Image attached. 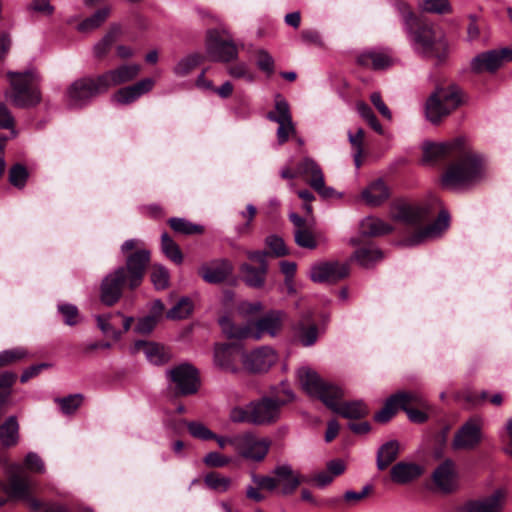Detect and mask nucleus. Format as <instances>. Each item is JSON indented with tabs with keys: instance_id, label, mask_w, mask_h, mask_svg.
<instances>
[{
	"instance_id": "nucleus-2",
	"label": "nucleus",
	"mask_w": 512,
	"mask_h": 512,
	"mask_svg": "<svg viewBox=\"0 0 512 512\" xmlns=\"http://www.w3.org/2000/svg\"><path fill=\"white\" fill-rule=\"evenodd\" d=\"M395 7L402 17L413 51L423 58L444 60L448 54V43L443 32L433 25L420 22L408 4L397 2Z\"/></svg>"
},
{
	"instance_id": "nucleus-23",
	"label": "nucleus",
	"mask_w": 512,
	"mask_h": 512,
	"mask_svg": "<svg viewBox=\"0 0 512 512\" xmlns=\"http://www.w3.org/2000/svg\"><path fill=\"white\" fill-rule=\"evenodd\" d=\"M273 474L277 479V485L281 487L280 493L282 495H290L301 483L310 481L309 476L299 474L288 464L275 467Z\"/></svg>"
},
{
	"instance_id": "nucleus-24",
	"label": "nucleus",
	"mask_w": 512,
	"mask_h": 512,
	"mask_svg": "<svg viewBox=\"0 0 512 512\" xmlns=\"http://www.w3.org/2000/svg\"><path fill=\"white\" fill-rule=\"evenodd\" d=\"M232 271L233 265L226 259L213 260L202 264L198 269L199 275L209 284L224 282L231 275Z\"/></svg>"
},
{
	"instance_id": "nucleus-58",
	"label": "nucleus",
	"mask_w": 512,
	"mask_h": 512,
	"mask_svg": "<svg viewBox=\"0 0 512 512\" xmlns=\"http://www.w3.org/2000/svg\"><path fill=\"white\" fill-rule=\"evenodd\" d=\"M294 238L296 244L300 247L314 249L317 246L315 237L309 227L301 230H295Z\"/></svg>"
},
{
	"instance_id": "nucleus-53",
	"label": "nucleus",
	"mask_w": 512,
	"mask_h": 512,
	"mask_svg": "<svg viewBox=\"0 0 512 512\" xmlns=\"http://www.w3.org/2000/svg\"><path fill=\"white\" fill-rule=\"evenodd\" d=\"M229 419L233 423H250L252 424V408L251 402L245 407L235 406L229 413Z\"/></svg>"
},
{
	"instance_id": "nucleus-18",
	"label": "nucleus",
	"mask_w": 512,
	"mask_h": 512,
	"mask_svg": "<svg viewBox=\"0 0 512 512\" xmlns=\"http://www.w3.org/2000/svg\"><path fill=\"white\" fill-rule=\"evenodd\" d=\"M285 400H275L271 397H263L257 401H251L252 424L269 425L280 418L281 407Z\"/></svg>"
},
{
	"instance_id": "nucleus-8",
	"label": "nucleus",
	"mask_w": 512,
	"mask_h": 512,
	"mask_svg": "<svg viewBox=\"0 0 512 512\" xmlns=\"http://www.w3.org/2000/svg\"><path fill=\"white\" fill-rule=\"evenodd\" d=\"M460 104L461 98L456 88H439L428 98L426 102V118L430 122L437 124Z\"/></svg>"
},
{
	"instance_id": "nucleus-5",
	"label": "nucleus",
	"mask_w": 512,
	"mask_h": 512,
	"mask_svg": "<svg viewBox=\"0 0 512 512\" xmlns=\"http://www.w3.org/2000/svg\"><path fill=\"white\" fill-rule=\"evenodd\" d=\"M443 173L442 185L449 189H467L480 183L486 177V166L481 155L473 152L456 155Z\"/></svg>"
},
{
	"instance_id": "nucleus-14",
	"label": "nucleus",
	"mask_w": 512,
	"mask_h": 512,
	"mask_svg": "<svg viewBox=\"0 0 512 512\" xmlns=\"http://www.w3.org/2000/svg\"><path fill=\"white\" fill-rule=\"evenodd\" d=\"M105 92L97 78H80L74 81L66 91V103L71 108H81L96 95Z\"/></svg>"
},
{
	"instance_id": "nucleus-16",
	"label": "nucleus",
	"mask_w": 512,
	"mask_h": 512,
	"mask_svg": "<svg viewBox=\"0 0 512 512\" xmlns=\"http://www.w3.org/2000/svg\"><path fill=\"white\" fill-rule=\"evenodd\" d=\"M207 54L213 61L228 62L237 57L238 51L228 35L210 30L207 35Z\"/></svg>"
},
{
	"instance_id": "nucleus-30",
	"label": "nucleus",
	"mask_w": 512,
	"mask_h": 512,
	"mask_svg": "<svg viewBox=\"0 0 512 512\" xmlns=\"http://www.w3.org/2000/svg\"><path fill=\"white\" fill-rule=\"evenodd\" d=\"M312 315V312L304 314L300 321L293 327L295 337L305 347L314 345L319 335L317 325L311 321Z\"/></svg>"
},
{
	"instance_id": "nucleus-46",
	"label": "nucleus",
	"mask_w": 512,
	"mask_h": 512,
	"mask_svg": "<svg viewBox=\"0 0 512 512\" xmlns=\"http://www.w3.org/2000/svg\"><path fill=\"white\" fill-rule=\"evenodd\" d=\"M359 62L362 65H371L374 69H384L391 65V59L389 56L383 53L368 52L364 53L359 57Z\"/></svg>"
},
{
	"instance_id": "nucleus-63",
	"label": "nucleus",
	"mask_w": 512,
	"mask_h": 512,
	"mask_svg": "<svg viewBox=\"0 0 512 512\" xmlns=\"http://www.w3.org/2000/svg\"><path fill=\"white\" fill-rule=\"evenodd\" d=\"M111 316V314L98 315L96 317L97 325L105 335H111L114 339L118 340L121 337V332L110 324Z\"/></svg>"
},
{
	"instance_id": "nucleus-43",
	"label": "nucleus",
	"mask_w": 512,
	"mask_h": 512,
	"mask_svg": "<svg viewBox=\"0 0 512 512\" xmlns=\"http://www.w3.org/2000/svg\"><path fill=\"white\" fill-rule=\"evenodd\" d=\"M110 9L105 7L97 10L92 16L83 20L77 27L80 32H89L100 27L108 18Z\"/></svg>"
},
{
	"instance_id": "nucleus-64",
	"label": "nucleus",
	"mask_w": 512,
	"mask_h": 512,
	"mask_svg": "<svg viewBox=\"0 0 512 512\" xmlns=\"http://www.w3.org/2000/svg\"><path fill=\"white\" fill-rule=\"evenodd\" d=\"M158 321V319H156L154 316H151L150 314L139 318L135 325L134 331L138 334L147 335L154 330Z\"/></svg>"
},
{
	"instance_id": "nucleus-47",
	"label": "nucleus",
	"mask_w": 512,
	"mask_h": 512,
	"mask_svg": "<svg viewBox=\"0 0 512 512\" xmlns=\"http://www.w3.org/2000/svg\"><path fill=\"white\" fill-rule=\"evenodd\" d=\"M193 302L188 297L181 298L166 314L172 320L187 318L193 311Z\"/></svg>"
},
{
	"instance_id": "nucleus-51",
	"label": "nucleus",
	"mask_w": 512,
	"mask_h": 512,
	"mask_svg": "<svg viewBox=\"0 0 512 512\" xmlns=\"http://www.w3.org/2000/svg\"><path fill=\"white\" fill-rule=\"evenodd\" d=\"M348 139L351 143L352 147L355 149L354 153V162L355 166L359 168L361 166V156L363 152V140H364V131L359 128L355 133L349 132Z\"/></svg>"
},
{
	"instance_id": "nucleus-32",
	"label": "nucleus",
	"mask_w": 512,
	"mask_h": 512,
	"mask_svg": "<svg viewBox=\"0 0 512 512\" xmlns=\"http://www.w3.org/2000/svg\"><path fill=\"white\" fill-rule=\"evenodd\" d=\"M423 474V467L412 462H398L390 471L391 479L397 484L409 483Z\"/></svg>"
},
{
	"instance_id": "nucleus-39",
	"label": "nucleus",
	"mask_w": 512,
	"mask_h": 512,
	"mask_svg": "<svg viewBox=\"0 0 512 512\" xmlns=\"http://www.w3.org/2000/svg\"><path fill=\"white\" fill-rule=\"evenodd\" d=\"M19 424L15 416L8 417L0 425V442L4 446H13L18 441Z\"/></svg>"
},
{
	"instance_id": "nucleus-50",
	"label": "nucleus",
	"mask_w": 512,
	"mask_h": 512,
	"mask_svg": "<svg viewBox=\"0 0 512 512\" xmlns=\"http://www.w3.org/2000/svg\"><path fill=\"white\" fill-rule=\"evenodd\" d=\"M28 176L27 168L20 163L13 165L9 170V182L19 189L25 186Z\"/></svg>"
},
{
	"instance_id": "nucleus-10",
	"label": "nucleus",
	"mask_w": 512,
	"mask_h": 512,
	"mask_svg": "<svg viewBox=\"0 0 512 512\" xmlns=\"http://www.w3.org/2000/svg\"><path fill=\"white\" fill-rule=\"evenodd\" d=\"M484 419L481 416H472L467 419L456 431L452 446L456 450H474L484 439Z\"/></svg>"
},
{
	"instance_id": "nucleus-38",
	"label": "nucleus",
	"mask_w": 512,
	"mask_h": 512,
	"mask_svg": "<svg viewBox=\"0 0 512 512\" xmlns=\"http://www.w3.org/2000/svg\"><path fill=\"white\" fill-rule=\"evenodd\" d=\"M400 444L396 440L384 443L377 452V467L379 470L386 469L394 462L399 454Z\"/></svg>"
},
{
	"instance_id": "nucleus-40",
	"label": "nucleus",
	"mask_w": 512,
	"mask_h": 512,
	"mask_svg": "<svg viewBox=\"0 0 512 512\" xmlns=\"http://www.w3.org/2000/svg\"><path fill=\"white\" fill-rule=\"evenodd\" d=\"M203 480L207 488L217 493H225L233 486L232 478L219 472H209L204 476Z\"/></svg>"
},
{
	"instance_id": "nucleus-7",
	"label": "nucleus",
	"mask_w": 512,
	"mask_h": 512,
	"mask_svg": "<svg viewBox=\"0 0 512 512\" xmlns=\"http://www.w3.org/2000/svg\"><path fill=\"white\" fill-rule=\"evenodd\" d=\"M35 482L20 465H12L9 470L8 483L0 481V506L7 497L27 503L31 510L38 511L41 502L32 496L35 489Z\"/></svg>"
},
{
	"instance_id": "nucleus-3",
	"label": "nucleus",
	"mask_w": 512,
	"mask_h": 512,
	"mask_svg": "<svg viewBox=\"0 0 512 512\" xmlns=\"http://www.w3.org/2000/svg\"><path fill=\"white\" fill-rule=\"evenodd\" d=\"M297 378L302 389L309 396L321 400L328 408L341 416L358 419L368 414V408L362 401L341 403L344 396L343 389L324 381L313 369L306 366L299 368Z\"/></svg>"
},
{
	"instance_id": "nucleus-54",
	"label": "nucleus",
	"mask_w": 512,
	"mask_h": 512,
	"mask_svg": "<svg viewBox=\"0 0 512 512\" xmlns=\"http://www.w3.org/2000/svg\"><path fill=\"white\" fill-rule=\"evenodd\" d=\"M82 401L83 396L81 394H74L64 398L56 399V402L59 404L61 411L64 414L74 413L80 407Z\"/></svg>"
},
{
	"instance_id": "nucleus-52",
	"label": "nucleus",
	"mask_w": 512,
	"mask_h": 512,
	"mask_svg": "<svg viewBox=\"0 0 512 512\" xmlns=\"http://www.w3.org/2000/svg\"><path fill=\"white\" fill-rule=\"evenodd\" d=\"M357 111L359 115L367 121V123L371 126L373 130H375L379 134H383V129L379 121L377 120L375 114L372 109L364 102H359L356 105Z\"/></svg>"
},
{
	"instance_id": "nucleus-34",
	"label": "nucleus",
	"mask_w": 512,
	"mask_h": 512,
	"mask_svg": "<svg viewBox=\"0 0 512 512\" xmlns=\"http://www.w3.org/2000/svg\"><path fill=\"white\" fill-rule=\"evenodd\" d=\"M132 350L134 353L143 352L146 359L152 364H162L166 359L163 347L154 342L136 341Z\"/></svg>"
},
{
	"instance_id": "nucleus-13",
	"label": "nucleus",
	"mask_w": 512,
	"mask_h": 512,
	"mask_svg": "<svg viewBox=\"0 0 512 512\" xmlns=\"http://www.w3.org/2000/svg\"><path fill=\"white\" fill-rule=\"evenodd\" d=\"M267 119L278 124L276 131L278 144H284L291 135L296 134L289 103L281 94L275 95L274 109L268 112Z\"/></svg>"
},
{
	"instance_id": "nucleus-17",
	"label": "nucleus",
	"mask_w": 512,
	"mask_h": 512,
	"mask_svg": "<svg viewBox=\"0 0 512 512\" xmlns=\"http://www.w3.org/2000/svg\"><path fill=\"white\" fill-rule=\"evenodd\" d=\"M246 255L249 260L256 262L258 267H254L248 263H243L240 266L243 281L249 287L261 288L265 283L268 270V264L266 262L268 253L266 251H247Z\"/></svg>"
},
{
	"instance_id": "nucleus-12",
	"label": "nucleus",
	"mask_w": 512,
	"mask_h": 512,
	"mask_svg": "<svg viewBox=\"0 0 512 512\" xmlns=\"http://www.w3.org/2000/svg\"><path fill=\"white\" fill-rule=\"evenodd\" d=\"M281 177L284 179H293L299 175H309V185L322 197L329 198L333 195L334 189L325 186L324 175L320 166L309 157L304 158L298 165L297 172H293L289 167L282 168Z\"/></svg>"
},
{
	"instance_id": "nucleus-36",
	"label": "nucleus",
	"mask_w": 512,
	"mask_h": 512,
	"mask_svg": "<svg viewBox=\"0 0 512 512\" xmlns=\"http://www.w3.org/2000/svg\"><path fill=\"white\" fill-rule=\"evenodd\" d=\"M407 399H409L408 396H405L402 392L390 396L386 400L383 408L375 414V421L379 423H386L390 421L396 414L397 410L401 408V404H404Z\"/></svg>"
},
{
	"instance_id": "nucleus-55",
	"label": "nucleus",
	"mask_w": 512,
	"mask_h": 512,
	"mask_svg": "<svg viewBox=\"0 0 512 512\" xmlns=\"http://www.w3.org/2000/svg\"><path fill=\"white\" fill-rule=\"evenodd\" d=\"M28 355L24 348L18 347L0 352V367L18 362Z\"/></svg>"
},
{
	"instance_id": "nucleus-42",
	"label": "nucleus",
	"mask_w": 512,
	"mask_h": 512,
	"mask_svg": "<svg viewBox=\"0 0 512 512\" xmlns=\"http://www.w3.org/2000/svg\"><path fill=\"white\" fill-rule=\"evenodd\" d=\"M121 32L120 26H112L108 33L94 45L93 52L98 58L104 57Z\"/></svg>"
},
{
	"instance_id": "nucleus-35",
	"label": "nucleus",
	"mask_w": 512,
	"mask_h": 512,
	"mask_svg": "<svg viewBox=\"0 0 512 512\" xmlns=\"http://www.w3.org/2000/svg\"><path fill=\"white\" fill-rule=\"evenodd\" d=\"M362 199L370 206H378L389 197V191L382 180H376L362 191Z\"/></svg>"
},
{
	"instance_id": "nucleus-15",
	"label": "nucleus",
	"mask_w": 512,
	"mask_h": 512,
	"mask_svg": "<svg viewBox=\"0 0 512 512\" xmlns=\"http://www.w3.org/2000/svg\"><path fill=\"white\" fill-rule=\"evenodd\" d=\"M167 376L179 395H192L198 391V371L191 364H180L167 371Z\"/></svg>"
},
{
	"instance_id": "nucleus-25",
	"label": "nucleus",
	"mask_w": 512,
	"mask_h": 512,
	"mask_svg": "<svg viewBox=\"0 0 512 512\" xmlns=\"http://www.w3.org/2000/svg\"><path fill=\"white\" fill-rule=\"evenodd\" d=\"M140 72V66L137 64H125L116 69L107 71L98 76L100 86L104 91L112 86L124 84L136 78Z\"/></svg>"
},
{
	"instance_id": "nucleus-45",
	"label": "nucleus",
	"mask_w": 512,
	"mask_h": 512,
	"mask_svg": "<svg viewBox=\"0 0 512 512\" xmlns=\"http://www.w3.org/2000/svg\"><path fill=\"white\" fill-rule=\"evenodd\" d=\"M161 249L167 258L176 264H180L183 261V254L179 246L169 237L167 233H163L161 236Z\"/></svg>"
},
{
	"instance_id": "nucleus-61",
	"label": "nucleus",
	"mask_w": 512,
	"mask_h": 512,
	"mask_svg": "<svg viewBox=\"0 0 512 512\" xmlns=\"http://www.w3.org/2000/svg\"><path fill=\"white\" fill-rule=\"evenodd\" d=\"M231 462V458L227 457L219 452H209L203 458V463L212 468H222L227 466Z\"/></svg>"
},
{
	"instance_id": "nucleus-60",
	"label": "nucleus",
	"mask_w": 512,
	"mask_h": 512,
	"mask_svg": "<svg viewBox=\"0 0 512 512\" xmlns=\"http://www.w3.org/2000/svg\"><path fill=\"white\" fill-rule=\"evenodd\" d=\"M187 428L193 437L201 440H212L215 437V433L200 422H188Z\"/></svg>"
},
{
	"instance_id": "nucleus-27",
	"label": "nucleus",
	"mask_w": 512,
	"mask_h": 512,
	"mask_svg": "<svg viewBox=\"0 0 512 512\" xmlns=\"http://www.w3.org/2000/svg\"><path fill=\"white\" fill-rule=\"evenodd\" d=\"M505 498V491L498 489L490 496L467 502L464 505V512H502Z\"/></svg>"
},
{
	"instance_id": "nucleus-56",
	"label": "nucleus",
	"mask_w": 512,
	"mask_h": 512,
	"mask_svg": "<svg viewBox=\"0 0 512 512\" xmlns=\"http://www.w3.org/2000/svg\"><path fill=\"white\" fill-rule=\"evenodd\" d=\"M256 64L267 75L270 76L274 73V59L268 51L260 49L256 52Z\"/></svg>"
},
{
	"instance_id": "nucleus-21",
	"label": "nucleus",
	"mask_w": 512,
	"mask_h": 512,
	"mask_svg": "<svg viewBox=\"0 0 512 512\" xmlns=\"http://www.w3.org/2000/svg\"><path fill=\"white\" fill-rule=\"evenodd\" d=\"M448 226L449 214L447 211L442 210L439 212L437 219L433 223L413 233L403 241V244L406 246H415L427 240L436 239L442 235Z\"/></svg>"
},
{
	"instance_id": "nucleus-49",
	"label": "nucleus",
	"mask_w": 512,
	"mask_h": 512,
	"mask_svg": "<svg viewBox=\"0 0 512 512\" xmlns=\"http://www.w3.org/2000/svg\"><path fill=\"white\" fill-rule=\"evenodd\" d=\"M418 6L427 13L446 14L451 11V5L448 0H421Z\"/></svg>"
},
{
	"instance_id": "nucleus-9",
	"label": "nucleus",
	"mask_w": 512,
	"mask_h": 512,
	"mask_svg": "<svg viewBox=\"0 0 512 512\" xmlns=\"http://www.w3.org/2000/svg\"><path fill=\"white\" fill-rule=\"evenodd\" d=\"M271 447V440L261 437L252 431H245L238 434L235 452L247 461H263Z\"/></svg>"
},
{
	"instance_id": "nucleus-20",
	"label": "nucleus",
	"mask_w": 512,
	"mask_h": 512,
	"mask_svg": "<svg viewBox=\"0 0 512 512\" xmlns=\"http://www.w3.org/2000/svg\"><path fill=\"white\" fill-rule=\"evenodd\" d=\"M277 359L273 348L263 346L244 354L243 365L252 373H262L268 371L277 362Z\"/></svg>"
},
{
	"instance_id": "nucleus-44",
	"label": "nucleus",
	"mask_w": 512,
	"mask_h": 512,
	"mask_svg": "<svg viewBox=\"0 0 512 512\" xmlns=\"http://www.w3.org/2000/svg\"><path fill=\"white\" fill-rule=\"evenodd\" d=\"M354 258L364 267H369L383 258L382 252L376 247H363L355 251Z\"/></svg>"
},
{
	"instance_id": "nucleus-1",
	"label": "nucleus",
	"mask_w": 512,
	"mask_h": 512,
	"mask_svg": "<svg viewBox=\"0 0 512 512\" xmlns=\"http://www.w3.org/2000/svg\"><path fill=\"white\" fill-rule=\"evenodd\" d=\"M137 239L126 240L121 252L126 255V266L118 267L106 275L100 285V300L106 306H113L122 296L124 286L133 290L140 286L150 261V252L139 247Z\"/></svg>"
},
{
	"instance_id": "nucleus-28",
	"label": "nucleus",
	"mask_w": 512,
	"mask_h": 512,
	"mask_svg": "<svg viewBox=\"0 0 512 512\" xmlns=\"http://www.w3.org/2000/svg\"><path fill=\"white\" fill-rule=\"evenodd\" d=\"M154 83V80L151 78L142 79L131 86L119 89L113 95L112 100L122 105L130 104L151 91Z\"/></svg>"
},
{
	"instance_id": "nucleus-48",
	"label": "nucleus",
	"mask_w": 512,
	"mask_h": 512,
	"mask_svg": "<svg viewBox=\"0 0 512 512\" xmlns=\"http://www.w3.org/2000/svg\"><path fill=\"white\" fill-rule=\"evenodd\" d=\"M169 225L175 232L185 235L201 234L203 232L202 226L193 224L184 218H171L169 219Z\"/></svg>"
},
{
	"instance_id": "nucleus-59",
	"label": "nucleus",
	"mask_w": 512,
	"mask_h": 512,
	"mask_svg": "<svg viewBox=\"0 0 512 512\" xmlns=\"http://www.w3.org/2000/svg\"><path fill=\"white\" fill-rule=\"evenodd\" d=\"M228 73L231 77L237 79H244L251 83L255 80V75L252 73L245 63H237L228 68Z\"/></svg>"
},
{
	"instance_id": "nucleus-37",
	"label": "nucleus",
	"mask_w": 512,
	"mask_h": 512,
	"mask_svg": "<svg viewBox=\"0 0 512 512\" xmlns=\"http://www.w3.org/2000/svg\"><path fill=\"white\" fill-rule=\"evenodd\" d=\"M360 229L363 235L377 237L390 233L393 227L379 218L368 216L361 221Z\"/></svg>"
},
{
	"instance_id": "nucleus-33",
	"label": "nucleus",
	"mask_w": 512,
	"mask_h": 512,
	"mask_svg": "<svg viewBox=\"0 0 512 512\" xmlns=\"http://www.w3.org/2000/svg\"><path fill=\"white\" fill-rule=\"evenodd\" d=\"M240 349L234 344L217 345L214 350V363L220 369L235 372V359Z\"/></svg>"
},
{
	"instance_id": "nucleus-31",
	"label": "nucleus",
	"mask_w": 512,
	"mask_h": 512,
	"mask_svg": "<svg viewBox=\"0 0 512 512\" xmlns=\"http://www.w3.org/2000/svg\"><path fill=\"white\" fill-rule=\"evenodd\" d=\"M433 480L441 491H453L457 485V474L454 463L451 460H446L440 464L433 473Z\"/></svg>"
},
{
	"instance_id": "nucleus-11",
	"label": "nucleus",
	"mask_w": 512,
	"mask_h": 512,
	"mask_svg": "<svg viewBox=\"0 0 512 512\" xmlns=\"http://www.w3.org/2000/svg\"><path fill=\"white\" fill-rule=\"evenodd\" d=\"M439 205L440 201L436 197H433L429 203L423 205L399 203L393 205L391 209V216L396 221L416 226L429 219V217L435 212L436 207Z\"/></svg>"
},
{
	"instance_id": "nucleus-41",
	"label": "nucleus",
	"mask_w": 512,
	"mask_h": 512,
	"mask_svg": "<svg viewBox=\"0 0 512 512\" xmlns=\"http://www.w3.org/2000/svg\"><path fill=\"white\" fill-rule=\"evenodd\" d=\"M203 56L197 53L189 54L180 59L173 68V72L178 77L189 75L198 65L201 64Z\"/></svg>"
},
{
	"instance_id": "nucleus-6",
	"label": "nucleus",
	"mask_w": 512,
	"mask_h": 512,
	"mask_svg": "<svg viewBox=\"0 0 512 512\" xmlns=\"http://www.w3.org/2000/svg\"><path fill=\"white\" fill-rule=\"evenodd\" d=\"M10 89L5 92L7 100L19 108H28L41 102L40 77L34 70L8 72Z\"/></svg>"
},
{
	"instance_id": "nucleus-4",
	"label": "nucleus",
	"mask_w": 512,
	"mask_h": 512,
	"mask_svg": "<svg viewBox=\"0 0 512 512\" xmlns=\"http://www.w3.org/2000/svg\"><path fill=\"white\" fill-rule=\"evenodd\" d=\"M286 313L281 310H271L256 321L236 325L229 317L220 318L219 324L228 338L260 340L265 335L276 337L282 330Z\"/></svg>"
},
{
	"instance_id": "nucleus-57",
	"label": "nucleus",
	"mask_w": 512,
	"mask_h": 512,
	"mask_svg": "<svg viewBox=\"0 0 512 512\" xmlns=\"http://www.w3.org/2000/svg\"><path fill=\"white\" fill-rule=\"evenodd\" d=\"M151 281L156 289H165L169 283L168 270L161 265H154L151 272Z\"/></svg>"
},
{
	"instance_id": "nucleus-19",
	"label": "nucleus",
	"mask_w": 512,
	"mask_h": 512,
	"mask_svg": "<svg viewBox=\"0 0 512 512\" xmlns=\"http://www.w3.org/2000/svg\"><path fill=\"white\" fill-rule=\"evenodd\" d=\"M504 61H512V50L503 48L500 50H489L472 58L470 66L474 73H493L499 69Z\"/></svg>"
},
{
	"instance_id": "nucleus-26",
	"label": "nucleus",
	"mask_w": 512,
	"mask_h": 512,
	"mask_svg": "<svg viewBox=\"0 0 512 512\" xmlns=\"http://www.w3.org/2000/svg\"><path fill=\"white\" fill-rule=\"evenodd\" d=\"M460 148L458 140L442 143H423V162L432 164L444 160L450 156H456L457 150Z\"/></svg>"
},
{
	"instance_id": "nucleus-62",
	"label": "nucleus",
	"mask_w": 512,
	"mask_h": 512,
	"mask_svg": "<svg viewBox=\"0 0 512 512\" xmlns=\"http://www.w3.org/2000/svg\"><path fill=\"white\" fill-rule=\"evenodd\" d=\"M270 252L276 257H282L288 254V250L282 238L276 235H270L265 240Z\"/></svg>"
},
{
	"instance_id": "nucleus-29",
	"label": "nucleus",
	"mask_w": 512,
	"mask_h": 512,
	"mask_svg": "<svg viewBox=\"0 0 512 512\" xmlns=\"http://www.w3.org/2000/svg\"><path fill=\"white\" fill-rule=\"evenodd\" d=\"M402 394L409 398L404 404H401V409L407 413L408 418L415 423L426 421L429 405L424 397L415 392H402Z\"/></svg>"
},
{
	"instance_id": "nucleus-22",
	"label": "nucleus",
	"mask_w": 512,
	"mask_h": 512,
	"mask_svg": "<svg viewBox=\"0 0 512 512\" xmlns=\"http://www.w3.org/2000/svg\"><path fill=\"white\" fill-rule=\"evenodd\" d=\"M348 274V265L339 262H322L313 265L310 269V278L316 283L337 282Z\"/></svg>"
}]
</instances>
